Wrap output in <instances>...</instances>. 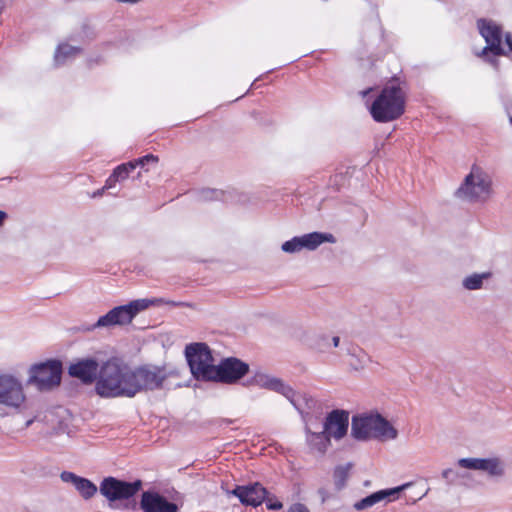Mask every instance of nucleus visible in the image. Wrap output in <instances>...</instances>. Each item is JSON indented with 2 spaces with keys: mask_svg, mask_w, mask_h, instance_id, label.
Returning a JSON list of instances; mask_svg holds the SVG:
<instances>
[{
  "mask_svg": "<svg viewBox=\"0 0 512 512\" xmlns=\"http://www.w3.org/2000/svg\"><path fill=\"white\" fill-rule=\"evenodd\" d=\"M166 378L164 368L145 365L133 369L120 359L111 358L100 366L95 392L102 398H131L161 388Z\"/></svg>",
  "mask_w": 512,
  "mask_h": 512,
  "instance_id": "nucleus-1",
  "label": "nucleus"
},
{
  "mask_svg": "<svg viewBox=\"0 0 512 512\" xmlns=\"http://www.w3.org/2000/svg\"><path fill=\"white\" fill-rule=\"evenodd\" d=\"M406 94L395 82L386 84L369 105L372 118L379 123H387L400 118L405 111Z\"/></svg>",
  "mask_w": 512,
  "mask_h": 512,
  "instance_id": "nucleus-2",
  "label": "nucleus"
},
{
  "mask_svg": "<svg viewBox=\"0 0 512 512\" xmlns=\"http://www.w3.org/2000/svg\"><path fill=\"white\" fill-rule=\"evenodd\" d=\"M351 435L356 440L392 441L398 437V430L378 413H363L353 416Z\"/></svg>",
  "mask_w": 512,
  "mask_h": 512,
  "instance_id": "nucleus-3",
  "label": "nucleus"
},
{
  "mask_svg": "<svg viewBox=\"0 0 512 512\" xmlns=\"http://www.w3.org/2000/svg\"><path fill=\"white\" fill-rule=\"evenodd\" d=\"M142 489V481L132 482L109 476L99 486L100 494L108 501L111 509L134 511L137 509L135 495Z\"/></svg>",
  "mask_w": 512,
  "mask_h": 512,
  "instance_id": "nucleus-4",
  "label": "nucleus"
},
{
  "mask_svg": "<svg viewBox=\"0 0 512 512\" xmlns=\"http://www.w3.org/2000/svg\"><path fill=\"white\" fill-rule=\"evenodd\" d=\"M250 384L262 389L271 390L283 395L300 414H306L315 406V399L308 394H300L293 390L282 379L262 371L256 372L249 381Z\"/></svg>",
  "mask_w": 512,
  "mask_h": 512,
  "instance_id": "nucleus-5",
  "label": "nucleus"
},
{
  "mask_svg": "<svg viewBox=\"0 0 512 512\" xmlns=\"http://www.w3.org/2000/svg\"><path fill=\"white\" fill-rule=\"evenodd\" d=\"M492 192V178L489 173L482 167L473 165L455 195L468 203H484L491 197Z\"/></svg>",
  "mask_w": 512,
  "mask_h": 512,
  "instance_id": "nucleus-6",
  "label": "nucleus"
},
{
  "mask_svg": "<svg viewBox=\"0 0 512 512\" xmlns=\"http://www.w3.org/2000/svg\"><path fill=\"white\" fill-rule=\"evenodd\" d=\"M160 302H162L161 299H137L126 305L117 306L101 316L93 325V329L130 324L140 312Z\"/></svg>",
  "mask_w": 512,
  "mask_h": 512,
  "instance_id": "nucleus-7",
  "label": "nucleus"
},
{
  "mask_svg": "<svg viewBox=\"0 0 512 512\" xmlns=\"http://www.w3.org/2000/svg\"><path fill=\"white\" fill-rule=\"evenodd\" d=\"M185 356L191 373L197 380L211 381L216 365L211 351L205 343L187 345Z\"/></svg>",
  "mask_w": 512,
  "mask_h": 512,
  "instance_id": "nucleus-8",
  "label": "nucleus"
},
{
  "mask_svg": "<svg viewBox=\"0 0 512 512\" xmlns=\"http://www.w3.org/2000/svg\"><path fill=\"white\" fill-rule=\"evenodd\" d=\"M61 375L62 363L55 359L47 360L30 366L27 384L40 391L50 390L60 384Z\"/></svg>",
  "mask_w": 512,
  "mask_h": 512,
  "instance_id": "nucleus-9",
  "label": "nucleus"
},
{
  "mask_svg": "<svg viewBox=\"0 0 512 512\" xmlns=\"http://www.w3.org/2000/svg\"><path fill=\"white\" fill-rule=\"evenodd\" d=\"M26 394L22 381L13 374L0 375V405L20 411L26 404Z\"/></svg>",
  "mask_w": 512,
  "mask_h": 512,
  "instance_id": "nucleus-10",
  "label": "nucleus"
},
{
  "mask_svg": "<svg viewBox=\"0 0 512 512\" xmlns=\"http://www.w3.org/2000/svg\"><path fill=\"white\" fill-rule=\"evenodd\" d=\"M322 414L321 405L315 399V406L309 409L306 414H301L303 421L305 422L306 431V442L310 449L314 452L323 454L326 452L330 445V435L323 429L322 431L315 432L312 430L313 419L319 418Z\"/></svg>",
  "mask_w": 512,
  "mask_h": 512,
  "instance_id": "nucleus-11",
  "label": "nucleus"
},
{
  "mask_svg": "<svg viewBox=\"0 0 512 512\" xmlns=\"http://www.w3.org/2000/svg\"><path fill=\"white\" fill-rule=\"evenodd\" d=\"M477 28L487 44L479 56H487L489 52L494 56L507 54L502 47L503 30L500 24L492 19H479Z\"/></svg>",
  "mask_w": 512,
  "mask_h": 512,
  "instance_id": "nucleus-12",
  "label": "nucleus"
},
{
  "mask_svg": "<svg viewBox=\"0 0 512 512\" xmlns=\"http://www.w3.org/2000/svg\"><path fill=\"white\" fill-rule=\"evenodd\" d=\"M457 465L463 469L485 472L491 478H502L506 474V463L498 456L461 458L457 461Z\"/></svg>",
  "mask_w": 512,
  "mask_h": 512,
  "instance_id": "nucleus-13",
  "label": "nucleus"
},
{
  "mask_svg": "<svg viewBox=\"0 0 512 512\" xmlns=\"http://www.w3.org/2000/svg\"><path fill=\"white\" fill-rule=\"evenodd\" d=\"M249 371V366L237 358H227L216 365L211 381L226 384L236 383Z\"/></svg>",
  "mask_w": 512,
  "mask_h": 512,
  "instance_id": "nucleus-14",
  "label": "nucleus"
},
{
  "mask_svg": "<svg viewBox=\"0 0 512 512\" xmlns=\"http://www.w3.org/2000/svg\"><path fill=\"white\" fill-rule=\"evenodd\" d=\"M334 241L335 239L332 234L312 232L302 236L293 237L292 239L284 242L281 249L285 253L293 254L300 252L303 249L312 251L324 242L333 243Z\"/></svg>",
  "mask_w": 512,
  "mask_h": 512,
  "instance_id": "nucleus-15",
  "label": "nucleus"
},
{
  "mask_svg": "<svg viewBox=\"0 0 512 512\" xmlns=\"http://www.w3.org/2000/svg\"><path fill=\"white\" fill-rule=\"evenodd\" d=\"M100 366L94 358H81L69 366L68 373L71 377L81 380L84 384L96 383Z\"/></svg>",
  "mask_w": 512,
  "mask_h": 512,
  "instance_id": "nucleus-16",
  "label": "nucleus"
},
{
  "mask_svg": "<svg viewBox=\"0 0 512 512\" xmlns=\"http://www.w3.org/2000/svg\"><path fill=\"white\" fill-rule=\"evenodd\" d=\"M411 485H412V483L409 482V483H405V484L397 486V487L379 490V491L374 492V493L366 496L365 498H362L361 500L355 502L353 504V508L357 511H363V510L373 507L374 505H376L382 501H386V502L394 501L399 497L400 492L404 491Z\"/></svg>",
  "mask_w": 512,
  "mask_h": 512,
  "instance_id": "nucleus-17",
  "label": "nucleus"
},
{
  "mask_svg": "<svg viewBox=\"0 0 512 512\" xmlns=\"http://www.w3.org/2000/svg\"><path fill=\"white\" fill-rule=\"evenodd\" d=\"M349 412L345 410L331 411L323 424V429L335 440L342 439L348 431Z\"/></svg>",
  "mask_w": 512,
  "mask_h": 512,
  "instance_id": "nucleus-18",
  "label": "nucleus"
},
{
  "mask_svg": "<svg viewBox=\"0 0 512 512\" xmlns=\"http://www.w3.org/2000/svg\"><path fill=\"white\" fill-rule=\"evenodd\" d=\"M228 495L236 496L243 505L259 506L267 495L266 489L259 483L236 486L233 490L227 491Z\"/></svg>",
  "mask_w": 512,
  "mask_h": 512,
  "instance_id": "nucleus-19",
  "label": "nucleus"
},
{
  "mask_svg": "<svg viewBox=\"0 0 512 512\" xmlns=\"http://www.w3.org/2000/svg\"><path fill=\"white\" fill-rule=\"evenodd\" d=\"M140 508L143 512H177L178 506L156 492L142 494Z\"/></svg>",
  "mask_w": 512,
  "mask_h": 512,
  "instance_id": "nucleus-20",
  "label": "nucleus"
},
{
  "mask_svg": "<svg viewBox=\"0 0 512 512\" xmlns=\"http://www.w3.org/2000/svg\"><path fill=\"white\" fill-rule=\"evenodd\" d=\"M60 479L64 483L71 484L84 500L93 498L98 492L97 486L92 481L73 472L63 471Z\"/></svg>",
  "mask_w": 512,
  "mask_h": 512,
  "instance_id": "nucleus-21",
  "label": "nucleus"
},
{
  "mask_svg": "<svg viewBox=\"0 0 512 512\" xmlns=\"http://www.w3.org/2000/svg\"><path fill=\"white\" fill-rule=\"evenodd\" d=\"M370 362L369 355L359 347H351L348 353V365L356 371L364 369Z\"/></svg>",
  "mask_w": 512,
  "mask_h": 512,
  "instance_id": "nucleus-22",
  "label": "nucleus"
},
{
  "mask_svg": "<svg viewBox=\"0 0 512 512\" xmlns=\"http://www.w3.org/2000/svg\"><path fill=\"white\" fill-rule=\"evenodd\" d=\"M490 272L473 273L463 278L462 286L466 290H480L483 288L484 282L491 278Z\"/></svg>",
  "mask_w": 512,
  "mask_h": 512,
  "instance_id": "nucleus-23",
  "label": "nucleus"
},
{
  "mask_svg": "<svg viewBox=\"0 0 512 512\" xmlns=\"http://www.w3.org/2000/svg\"><path fill=\"white\" fill-rule=\"evenodd\" d=\"M78 47L69 44H60L55 52L54 60L56 65H63L68 60L76 57L80 53Z\"/></svg>",
  "mask_w": 512,
  "mask_h": 512,
  "instance_id": "nucleus-24",
  "label": "nucleus"
},
{
  "mask_svg": "<svg viewBox=\"0 0 512 512\" xmlns=\"http://www.w3.org/2000/svg\"><path fill=\"white\" fill-rule=\"evenodd\" d=\"M340 344L339 336H330L328 334L319 335L313 344V348L320 352L325 353L328 352L332 347H338Z\"/></svg>",
  "mask_w": 512,
  "mask_h": 512,
  "instance_id": "nucleus-25",
  "label": "nucleus"
},
{
  "mask_svg": "<svg viewBox=\"0 0 512 512\" xmlns=\"http://www.w3.org/2000/svg\"><path fill=\"white\" fill-rule=\"evenodd\" d=\"M350 468H351L350 464L336 467V469L334 471V482L338 489H341L344 487L345 482L348 478Z\"/></svg>",
  "mask_w": 512,
  "mask_h": 512,
  "instance_id": "nucleus-26",
  "label": "nucleus"
},
{
  "mask_svg": "<svg viewBox=\"0 0 512 512\" xmlns=\"http://www.w3.org/2000/svg\"><path fill=\"white\" fill-rule=\"evenodd\" d=\"M135 170L133 164L131 161L127 162V163H123V164H120L118 165L114 170H113V174L114 176L116 177L117 181L118 182H122L124 180H126L130 173Z\"/></svg>",
  "mask_w": 512,
  "mask_h": 512,
  "instance_id": "nucleus-27",
  "label": "nucleus"
},
{
  "mask_svg": "<svg viewBox=\"0 0 512 512\" xmlns=\"http://www.w3.org/2000/svg\"><path fill=\"white\" fill-rule=\"evenodd\" d=\"M134 168L136 169L138 166L144 168L149 164H156L158 162V157L153 154H147L141 158L135 159L131 161Z\"/></svg>",
  "mask_w": 512,
  "mask_h": 512,
  "instance_id": "nucleus-28",
  "label": "nucleus"
},
{
  "mask_svg": "<svg viewBox=\"0 0 512 512\" xmlns=\"http://www.w3.org/2000/svg\"><path fill=\"white\" fill-rule=\"evenodd\" d=\"M201 197L204 200H220L223 199V192L213 189H205L202 191Z\"/></svg>",
  "mask_w": 512,
  "mask_h": 512,
  "instance_id": "nucleus-29",
  "label": "nucleus"
},
{
  "mask_svg": "<svg viewBox=\"0 0 512 512\" xmlns=\"http://www.w3.org/2000/svg\"><path fill=\"white\" fill-rule=\"evenodd\" d=\"M264 501H266V506L270 510H279L283 506L280 501L273 500L271 498H268L267 496H266V499Z\"/></svg>",
  "mask_w": 512,
  "mask_h": 512,
  "instance_id": "nucleus-30",
  "label": "nucleus"
},
{
  "mask_svg": "<svg viewBox=\"0 0 512 512\" xmlns=\"http://www.w3.org/2000/svg\"><path fill=\"white\" fill-rule=\"evenodd\" d=\"M117 179L116 177L114 176V174L112 173L106 180L105 182V185L103 186L105 190H108V189H111L113 188L116 183H117Z\"/></svg>",
  "mask_w": 512,
  "mask_h": 512,
  "instance_id": "nucleus-31",
  "label": "nucleus"
},
{
  "mask_svg": "<svg viewBox=\"0 0 512 512\" xmlns=\"http://www.w3.org/2000/svg\"><path fill=\"white\" fill-rule=\"evenodd\" d=\"M288 512H309V510L303 504L298 503V504L292 505L289 508Z\"/></svg>",
  "mask_w": 512,
  "mask_h": 512,
  "instance_id": "nucleus-32",
  "label": "nucleus"
},
{
  "mask_svg": "<svg viewBox=\"0 0 512 512\" xmlns=\"http://www.w3.org/2000/svg\"><path fill=\"white\" fill-rule=\"evenodd\" d=\"M8 214L4 210H0V231L5 226L6 221L8 220Z\"/></svg>",
  "mask_w": 512,
  "mask_h": 512,
  "instance_id": "nucleus-33",
  "label": "nucleus"
},
{
  "mask_svg": "<svg viewBox=\"0 0 512 512\" xmlns=\"http://www.w3.org/2000/svg\"><path fill=\"white\" fill-rule=\"evenodd\" d=\"M453 475L454 471L451 468H447L442 471V477L447 481H451Z\"/></svg>",
  "mask_w": 512,
  "mask_h": 512,
  "instance_id": "nucleus-34",
  "label": "nucleus"
},
{
  "mask_svg": "<svg viewBox=\"0 0 512 512\" xmlns=\"http://www.w3.org/2000/svg\"><path fill=\"white\" fill-rule=\"evenodd\" d=\"M505 43L508 47V51L512 52V37L510 33L505 34Z\"/></svg>",
  "mask_w": 512,
  "mask_h": 512,
  "instance_id": "nucleus-35",
  "label": "nucleus"
},
{
  "mask_svg": "<svg viewBox=\"0 0 512 512\" xmlns=\"http://www.w3.org/2000/svg\"><path fill=\"white\" fill-rule=\"evenodd\" d=\"M115 1L118 3H122V4L135 5V4L143 2L144 0H115Z\"/></svg>",
  "mask_w": 512,
  "mask_h": 512,
  "instance_id": "nucleus-36",
  "label": "nucleus"
},
{
  "mask_svg": "<svg viewBox=\"0 0 512 512\" xmlns=\"http://www.w3.org/2000/svg\"><path fill=\"white\" fill-rule=\"evenodd\" d=\"M104 191H105V189H104V187H102L101 189H98L97 191H95L92 194V197L93 198L101 197L103 195Z\"/></svg>",
  "mask_w": 512,
  "mask_h": 512,
  "instance_id": "nucleus-37",
  "label": "nucleus"
},
{
  "mask_svg": "<svg viewBox=\"0 0 512 512\" xmlns=\"http://www.w3.org/2000/svg\"><path fill=\"white\" fill-rule=\"evenodd\" d=\"M372 91H373V89H372V88H369V89H367V90L362 91V92H361V95H362L363 97H366V96H367V95H369Z\"/></svg>",
  "mask_w": 512,
  "mask_h": 512,
  "instance_id": "nucleus-38",
  "label": "nucleus"
},
{
  "mask_svg": "<svg viewBox=\"0 0 512 512\" xmlns=\"http://www.w3.org/2000/svg\"><path fill=\"white\" fill-rule=\"evenodd\" d=\"M489 61H490V63H491L493 66L497 67V61H496V59H489Z\"/></svg>",
  "mask_w": 512,
  "mask_h": 512,
  "instance_id": "nucleus-39",
  "label": "nucleus"
},
{
  "mask_svg": "<svg viewBox=\"0 0 512 512\" xmlns=\"http://www.w3.org/2000/svg\"><path fill=\"white\" fill-rule=\"evenodd\" d=\"M509 120H510V123L512 124V115L509 113Z\"/></svg>",
  "mask_w": 512,
  "mask_h": 512,
  "instance_id": "nucleus-40",
  "label": "nucleus"
}]
</instances>
